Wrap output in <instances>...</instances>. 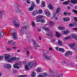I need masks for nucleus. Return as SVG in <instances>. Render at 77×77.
<instances>
[{"label":"nucleus","mask_w":77,"mask_h":77,"mask_svg":"<svg viewBox=\"0 0 77 77\" xmlns=\"http://www.w3.org/2000/svg\"><path fill=\"white\" fill-rule=\"evenodd\" d=\"M14 6L15 11L17 13H20V14L23 15H24V13L21 10L19 9V7L17 3H15L14 5Z\"/></svg>","instance_id":"obj_1"},{"label":"nucleus","mask_w":77,"mask_h":77,"mask_svg":"<svg viewBox=\"0 0 77 77\" xmlns=\"http://www.w3.org/2000/svg\"><path fill=\"white\" fill-rule=\"evenodd\" d=\"M72 38H73L75 39V40L77 41V35H76L75 34H72L71 35H70L69 36H67V37H65L64 38V39H65V40H68V39H72Z\"/></svg>","instance_id":"obj_2"},{"label":"nucleus","mask_w":77,"mask_h":77,"mask_svg":"<svg viewBox=\"0 0 77 77\" xmlns=\"http://www.w3.org/2000/svg\"><path fill=\"white\" fill-rule=\"evenodd\" d=\"M20 58H17L16 57H11L9 60H8V63H11V62H14V61H19V60H20Z\"/></svg>","instance_id":"obj_3"},{"label":"nucleus","mask_w":77,"mask_h":77,"mask_svg":"<svg viewBox=\"0 0 77 77\" xmlns=\"http://www.w3.org/2000/svg\"><path fill=\"white\" fill-rule=\"evenodd\" d=\"M15 30L14 29H13L11 30L10 33L13 35V38L14 40H17L18 39L17 38V34L16 33H14Z\"/></svg>","instance_id":"obj_4"},{"label":"nucleus","mask_w":77,"mask_h":77,"mask_svg":"<svg viewBox=\"0 0 77 77\" xmlns=\"http://www.w3.org/2000/svg\"><path fill=\"white\" fill-rule=\"evenodd\" d=\"M22 64V63L21 62L16 63L15 64L13 65L14 68L16 69H20V66H21ZM17 65H18L19 66H17Z\"/></svg>","instance_id":"obj_5"},{"label":"nucleus","mask_w":77,"mask_h":77,"mask_svg":"<svg viewBox=\"0 0 77 77\" xmlns=\"http://www.w3.org/2000/svg\"><path fill=\"white\" fill-rule=\"evenodd\" d=\"M13 24L16 27H18L20 26L19 21L17 19L13 21Z\"/></svg>","instance_id":"obj_6"},{"label":"nucleus","mask_w":77,"mask_h":77,"mask_svg":"<svg viewBox=\"0 0 77 77\" xmlns=\"http://www.w3.org/2000/svg\"><path fill=\"white\" fill-rule=\"evenodd\" d=\"M33 64L35 65H37V62L36 61H33L32 63V62H29L28 63L29 68H32Z\"/></svg>","instance_id":"obj_7"},{"label":"nucleus","mask_w":77,"mask_h":77,"mask_svg":"<svg viewBox=\"0 0 77 77\" xmlns=\"http://www.w3.org/2000/svg\"><path fill=\"white\" fill-rule=\"evenodd\" d=\"M44 12L45 15H46L47 17H50V15H51V13H50V11L48 10L47 9H45L44 11Z\"/></svg>","instance_id":"obj_8"},{"label":"nucleus","mask_w":77,"mask_h":77,"mask_svg":"<svg viewBox=\"0 0 77 77\" xmlns=\"http://www.w3.org/2000/svg\"><path fill=\"white\" fill-rule=\"evenodd\" d=\"M74 19L75 21H76V23L75 22L74 23H70L69 24V27H74V26H76L77 25V17H74Z\"/></svg>","instance_id":"obj_9"},{"label":"nucleus","mask_w":77,"mask_h":77,"mask_svg":"<svg viewBox=\"0 0 77 77\" xmlns=\"http://www.w3.org/2000/svg\"><path fill=\"white\" fill-rule=\"evenodd\" d=\"M5 59L8 62H9V60L10 59V57H11V55L8 54H4Z\"/></svg>","instance_id":"obj_10"},{"label":"nucleus","mask_w":77,"mask_h":77,"mask_svg":"<svg viewBox=\"0 0 77 77\" xmlns=\"http://www.w3.org/2000/svg\"><path fill=\"white\" fill-rule=\"evenodd\" d=\"M11 65L9 63L5 64L4 65V67L7 68V69H10L11 68Z\"/></svg>","instance_id":"obj_11"},{"label":"nucleus","mask_w":77,"mask_h":77,"mask_svg":"<svg viewBox=\"0 0 77 77\" xmlns=\"http://www.w3.org/2000/svg\"><path fill=\"white\" fill-rule=\"evenodd\" d=\"M47 76V73H43L41 74L40 75L38 76V77H45Z\"/></svg>","instance_id":"obj_12"},{"label":"nucleus","mask_w":77,"mask_h":77,"mask_svg":"<svg viewBox=\"0 0 77 77\" xmlns=\"http://www.w3.org/2000/svg\"><path fill=\"white\" fill-rule=\"evenodd\" d=\"M61 32L62 33H63V34H64V35H66V34H68V33H69V31L68 30H64L62 31Z\"/></svg>","instance_id":"obj_13"},{"label":"nucleus","mask_w":77,"mask_h":77,"mask_svg":"<svg viewBox=\"0 0 77 77\" xmlns=\"http://www.w3.org/2000/svg\"><path fill=\"white\" fill-rule=\"evenodd\" d=\"M63 43L60 40H58V42L57 43V44L58 46H60L62 45Z\"/></svg>","instance_id":"obj_14"},{"label":"nucleus","mask_w":77,"mask_h":77,"mask_svg":"<svg viewBox=\"0 0 77 77\" xmlns=\"http://www.w3.org/2000/svg\"><path fill=\"white\" fill-rule=\"evenodd\" d=\"M5 14V11L3 10L1 11H0V18H1L3 17V15Z\"/></svg>","instance_id":"obj_15"},{"label":"nucleus","mask_w":77,"mask_h":77,"mask_svg":"<svg viewBox=\"0 0 77 77\" xmlns=\"http://www.w3.org/2000/svg\"><path fill=\"white\" fill-rule=\"evenodd\" d=\"M63 20L64 21H67L68 22L70 20V19L69 17H63Z\"/></svg>","instance_id":"obj_16"},{"label":"nucleus","mask_w":77,"mask_h":77,"mask_svg":"<svg viewBox=\"0 0 77 77\" xmlns=\"http://www.w3.org/2000/svg\"><path fill=\"white\" fill-rule=\"evenodd\" d=\"M33 45L35 47H38L39 46V45L37 44V42L36 41H34L33 42Z\"/></svg>","instance_id":"obj_17"},{"label":"nucleus","mask_w":77,"mask_h":77,"mask_svg":"<svg viewBox=\"0 0 77 77\" xmlns=\"http://www.w3.org/2000/svg\"><path fill=\"white\" fill-rule=\"evenodd\" d=\"M58 29L60 30H63L65 29V28L63 26H59L58 27Z\"/></svg>","instance_id":"obj_18"},{"label":"nucleus","mask_w":77,"mask_h":77,"mask_svg":"<svg viewBox=\"0 0 77 77\" xmlns=\"http://www.w3.org/2000/svg\"><path fill=\"white\" fill-rule=\"evenodd\" d=\"M24 26H23L22 27L20 32V33L22 35L24 34Z\"/></svg>","instance_id":"obj_19"},{"label":"nucleus","mask_w":77,"mask_h":77,"mask_svg":"<svg viewBox=\"0 0 77 77\" xmlns=\"http://www.w3.org/2000/svg\"><path fill=\"white\" fill-rule=\"evenodd\" d=\"M37 14H38V11H35L34 12H32V15H33V16H35V15H36Z\"/></svg>","instance_id":"obj_20"},{"label":"nucleus","mask_w":77,"mask_h":77,"mask_svg":"<svg viewBox=\"0 0 77 77\" xmlns=\"http://www.w3.org/2000/svg\"><path fill=\"white\" fill-rule=\"evenodd\" d=\"M43 56L45 57L46 59H47V60H49L50 59V57L48 55H43Z\"/></svg>","instance_id":"obj_21"},{"label":"nucleus","mask_w":77,"mask_h":77,"mask_svg":"<svg viewBox=\"0 0 77 77\" xmlns=\"http://www.w3.org/2000/svg\"><path fill=\"white\" fill-rule=\"evenodd\" d=\"M56 35L57 37H59L61 36V33L58 32H56Z\"/></svg>","instance_id":"obj_22"},{"label":"nucleus","mask_w":77,"mask_h":77,"mask_svg":"<svg viewBox=\"0 0 77 77\" xmlns=\"http://www.w3.org/2000/svg\"><path fill=\"white\" fill-rule=\"evenodd\" d=\"M26 35L27 38H30L31 37V33L30 32H26Z\"/></svg>","instance_id":"obj_23"},{"label":"nucleus","mask_w":77,"mask_h":77,"mask_svg":"<svg viewBox=\"0 0 77 77\" xmlns=\"http://www.w3.org/2000/svg\"><path fill=\"white\" fill-rule=\"evenodd\" d=\"M60 11V8L59 7H58L57 8V10L56 11V14H59Z\"/></svg>","instance_id":"obj_24"},{"label":"nucleus","mask_w":77,"mask_h":77,"mask_svg":"<svg viewBox=\"0 0 77 77\" xmlns=\"http://www.w3.org/2000/svg\"><path fill=\"white\" fill-rule=\"evenodd\" d=\"M48 8L50 9H54V7L52 6V5L51 4L48 5Z\"/></svg>","instance_id":"obj_25"},{"label":"nucleus","mask_w":77,"mask_h":77,"mask_svg":"<svg viewBox=\"0 0 77 77\" xmlns=\"http://www.w3.org/2000/svg\"><path fill=\"white\" fill-rule=\"evenodd\" d=\"M43 52L44 54H50V53H49V51H47V50H44L43 51Z\"/></svg>","instance_id":"obj_26"},{"label":"nucleus","mask_w":77,"mask_h":77,"mask_svg":"<svg viewBox=\"0 0 77 77\" xmlns=\"http://www.w3.org/2000/svg\"><path fill=\"white\" fill-rule=\"evenodd\" d=\"M31 75L32 77H36V72L34 71H32V74H31Z\"/></svg>","instance_id":"obj_27"},{"label":"nucleus","mask_w":77,"mask_h":77,"mask_svg":"<svg viewBox=\"0 0 77 77\" xmlns=\"http://www.w3.org/2000/svg\"><path fill=\"white\" fill-rule=\"evenodd\" d=\"M24 28L26 30H29V26L28 25H26L24 27Z\"/></svg>","instance_id":"obj_28"},{"label":"nucleus","mask_w":77,"mask_h":77,"mask_svg":"<svg viewBox=\"0 0 77 77\" xmlns=\"http://www.w3.org/2000/svg\"><path fill=\"white\" fill-rule=\"evenodd\" d=\"M69 46L70 47H71V48H74L73 50H76V48H74V46L72 44H70Z\"/></svg>","instance_id":"obj_29"},{"label":"nucleus","mask_w":77,"mask_h":77,"mask_svg":"<svg viewBox=\"0 0 77 77\" xmlns=\"http://www.w3.org/2000/svg\"><path fill=\"white\" fill-rule=\"evenodd\" d=\"M36 71L38 72H41L42 71V69L41 68H38L36 69Z\"/></svg>","instance_id":"obj_30"},{"label":"nucleus","mask_w":77,"mask_h":77,"mask_svg":"<svg viewBox=\"0 0 77 77\" xmlns=\"http://www.w3.org/2000/svg\"><path fill=\"white\" fill-rule=\"evenodd\" d=\"M42 29L43 30H47V31H48V32L50 30L49 28H48L46 27H42Z\"/></svg>","instance_id":"obj_31"},{"label":"nucleus","mask_w":77,"mask_h":77,"mask_svg":"<svg viewBox=\"0 0 77 77\" xmlns=\"http://www.w3.org/2000/svg\"><path fill=\"white\" fill-rule=\"evenodd\" d=\"M71 2L72 3H73V4H75V3H77V0H71Z\"/></svg>","instance_id":"obj_32"},{"label":"nucleus","mask_w":77,"mask_h":77,"mask_svg":"<svg viewBox=\"0 0 77 77\" xmlns=\"http://www.w3.org/2000/svg\"><path fill=\"white\" fill-rule=\"evenodd\" d=\"M49 73L52 76H53L54 75V72L53 71L50 70H49Z\"/></svg>","instance_id":"obj_33"},{"label":"nucleus","mask_w":77,"mask_h":77,"mask_svg":"<svg viewBox=\"0 0 77 77\" xmlns=\"http://www.w3.org/2000/svg\"><path fill=\"white\" fill-rule=\"evenodd\" d=\"M59 51H62V52H63V53H64L65 52V50H64V49L62 48H59Z\"/></svg>","instance_id":"obj_34"},{"label":"nucleus","mask_w":77,"mask_h":77,"mask_svg":"<svg viewBox=\"0 0 77 77\" xmlns=\"http://www.w3.org/2000/svg\"><path fill=\"white\" fill-rule=\"evenodd\" d=\"M34 9V8L31 6L30 7H29L28 9V11H32Z\"/></svg>","instance_id":"obj_35"},{"label":"nucleus","mask_w":77,"mask_h":77,"mask_svg":"<svg viewBox=\"0 0 77 77\" xmlns=\"http://www.w3.org/2000/svg\"><path fill=\"white\" fill-rule=\"evenodd\" d=\"M44 17V16L43 15H38L37 16V19H39V20H40V18H43Z\"/></svg>","instance_id":"obj_36"},{"label":"nucleus","mask_w":77,"mask_h":77,"mask_svg":"<svg viewBox=\"0 0 77 77\" xmlns=\"http://www.w3.org/2000/svg\"><path fill=\"white\" fill-rule=\"evenodd\" d=\"M69 1H67L66 2H64L63 3V4L64 5H68V4H69Z\"/></svg>","instance_id":"obj_37"},{"label":"nucleus","mask_w":77,"mask_h":77,"mask_svg":"<svg viewBox=\"0 0 77 77\" xmlns=\"http://www.w3.org/2000/svg\"><path fill=\"white\" fill-rule=\"evenodd\" d=\"M45 2L43 1L42 2V4L41 5V7H42L43 8H44L45 7Z\"/></svg>","instance_id":"obj_38"},{"label":"nucleus","mask_w":77,"mask_h":77,"mask_svg":"<svg viewBox=\"0 0 77 77\" xmlns=\"http://www.w3.org/2000/svg\"><path fill=\"white\" fill-rule=\"evenodd\" d=\"M67 52L68 53V54L69 55H71L72 54V52L70 51H67Z\"/></svg>","instance_id":"obj_39"},{"label":"nucleus","mask_w":77,"mask_h":77,"mask_svg":"<svg viewBox=\"0 0 77 77\" xmlns=\"http://www.w3.org/2000/svg\"><path fill=\"white\" fill-rule=\"evenodd\" d=\"M38 13V14H42V10L41 9L39 10Z\"/></svg>","instance_id":"obj_40"},{"label":"nucleus","mask_w":77,"mask_h":77,"mask_svg":"<svg viewBox=\"0 0 77 77\" xmlns=\"http://www.w3.org/2000/svg\"><path fill=\"white\" fill-rule=\"evenodd\" d=\"M4 35V32H1V33H0V38H1V36H3V35Z\"/></svg>","instance_id":"obj_41"},{"label":"nucleus","mask_w":77,"mask_h":77,"mask_svg":"<svg viewBox=\"0 0 77 77\" xmlns=\"http://www.w3.org/2000/svg\"><path fill=\"white\" fill-rule=\"evenodd\" d=\"M31 5V7H32V8H34V7L35 6V3H34V2L32 3Z\"/></svg>","instance_id":"obj_42"},{"label":"nucleus","mask_w":77,"mask_h":77,"mask_svg":"<svg viewBox=\"0 0 77 77\" xmlns=\"http://www.w3.org/2000/svg\"><path fill=\"white\" fill-rule=\"evenodd\" d=\"M47 35H48L49 36H51V37H52L51 32H48V33H47Z\"/></svg>","instance_id":"obj_43"},{"label":"nucleus","mask_w":77,"mask_h":77,"mask_svg":"<svg viewBox=\"0 0 77 77\" xmlns=\"http://www.w3.org/2000/svg\"><path fill=\"white\" fill-rule=\"evenodd\" d=\"M25 68L27 70H29V65H26L25 66Z\"/></svg>","instance_id":"obj_44"},{"label":"nucleus","mask_w":77,"mask_h":77,"mask_svg":"<svg viewBox=\"0 0 77 77\" xmlns=\"http://www.w3.org/2000/svg\"><path fill=\"white\" fill-rule=\"evenodd\" d=\"M50 24L51 26H53L54 24V23L53 21H51L50 22Z\"/></svg>","instance_id":"obj_45"},{"label":"nucleus","mask_w":77,"mask_h":77,"mask_svg":"<svg viewBox=\"0 0 77 77\" xmlns=\"http://www.w3.org/2000/svg\"><path fill=\"white\" fill-rule=\"evenodd\" d=\"M32 37H29V38L28 39V41L29 42H30L31 41H32Z\"/></svg>","instance_id":"obj_46"},{"label":"nucleus","mask_w":77,"mask_h":77,"mask_svg":"<svg viewBox=\"0 0 77 77\" xmlns=\"http://www.w3.org/2000/svg\"><path fill=\"white\" fill-rule=\"evenodd\" d=\"M54 18L55 19V21H57L58 20V17L57 16H54Z\"/></svg>","instance_id":"obj_47"},{"label":"nucleus","mask_w":77,"mask_h":77,"mask_svg":"<svg viewBox=\"0 0 77 77\" xmlns=\"http://www.w3.org/2000/svg\"><path fill=\"white\" fill-rule=\"evenodd\" d=\"M40 22H41L42 23H45V20H40Z\"/></svg>","instance_id":"obj_48"},{"label":"nucleus","mask_w":77,"mask_h":77,"mask_svg":"<svg viewBox=\"0 0 77 77\" xmlns=\"http://www.w3.org/2000/svg\"><path fill=\"white\" fill-rule=\"evenodd\" d=\"M72 11L73 12L75 13V14H77V11L75 10L74 9H73L72 10Z\"/></svg>","instance_id":"obj_49"},{"label":"nucleus","mask_w":77,"mask_h":77,"mask_svg":"<svg viewBox=\"0 0 77 77\" xmlns=\"http://www.w3.org/2000/svg\"><path fill=\"white\" fill-rule=\"evenodd\" d=\"M8 44H12V42H13V40L8 41Z\"/></svg>","instance_id":"obj_50"},{"label":"nucleus","mask_w":77,"mask_h":77,"mask_svg":"<svg viewBox=\"0 0 77 77\" xmlns=\"http://www.w3.org/2000/svg\"><path fill=\"white\" fill-rule=\"evenodd\" d=\"M12 45H14V46H15V45H17V42H13V43H12Z\"/></svg>","instance_id":"obj_51"},{"label":"nucleus","mask_w":77,"mask_h":77,"mask_svg":"<svg viewBox=\"0 0 77 77\" xmlns=\"http://www.w3.org/2000/svg\"><path fill=\"white\" fill-rule=\"evenodd\" d=\"M40 21H41V20H39L38 19V18H36V22L39 23V22H40Z\"/></svg>","instance_id":"obj_52"},{"label":"nucleus","mask_w":77,"mask_h":77,"mask_svg":"<svg viewBox=\"0 0 77 77\" xmlns=\"http://www.w3.org/2000/svg\"><path fill=\"white\" fill-rule=\"evenodd\" d=\"M32 26L33 27H35V22H32Z\"/></svg>","instance_id":"obj_53"},{"label":"nucleus","mask_w":77,"mask_h":77,"mask_svg":"<svg viewBox=\"0 0 77 77\" xmlns=\"http://www.w3.org/2000/svg\"><path fill=\"white\" fill-rule=\"evenodd\" d=\"M56 77H63V75L62 74H60L59 75L57 76Z\"/></svg>","instance_id":"obj_54"},{"label":"nucleus","mask_w":77,"mask_h":77,"mask_svg":"<svg viewBox=\"0 0 77 77\" xmlns=\"http://www.w3.org/2000/svg\"><path fill=\"white\" fill-rule=\"evenodd\" d=\"M68 55V53H67V51H66L65 54L64 56L65 57H67Z\"/></svg>","instance_id":"obj_55"},{"label":"nucleus","mask_w":77,"mask_h":77,"mask_svg":"<svg viewBox=\"0 0 77 77\" xmlns=\"http://www.w3.org/2000/svg\"><path fill=\"white\" fill-rule=\"evenodd\" d=\"M59 48H59V47H56L55 48L56 50H57V51H59Z\"/></svg>","instance_id":"obj_56"},{"label":"nucleus","mask_w":77,"mask_h":77,"mask_svg":"<svg viewBox=\"0 0 77 77\" xmlns=\"http://www.w3.org/2000/svg\"><path fill=\"white\" fill-rule=\"evenodd\" d=\"M26 2L28 3V4H30V0H27L26 1Z\"/></svg>","instance_id":"obj_57"},{"label":"nucleus","mask_w":77,"mask_h":77,"mask_svg":"<svg viewBox=\"0 0 77 77\" xmlns=\"http://www.w3.org/2000/svg\"><path fill=\"white\" fill-rule=\"evenodd\" d=\"M3 58H4V57L3 56H0V59L1 60H2V59H3Z\"/></svg>","instance_id":"obj_58"},{"label":"nucleus","mask_w":77,"mask_h":77,"mask_svg":"<svg viewBox=\"0 0 77 77\" xmlns=\"http://www.w3.org/2000/svg\"><path fill=\"white\" fill-rule=\"evenodd\" d=\"M18 77H26V75H20L18 76Z\"/></svg>","instance_id":"obj_59"},{"label":"nucleus","mask_w":77,"mask_h":77,"mask_svg":"<svg viewBox=\"0 0 77 77\" xmlns=\"http://www.w3.org/2000/svg\"><path fill=\"white\" fill-rule=\"evenodd\" d=\"M36 0V2L37 3V4H39L40 3L39 1H40V0Z\"/></svg>","instance_id":"obj_60"},{"label":"nucleus","mask_w":77,"mask_h":77,"mask_svg":"<svg viewBox=\"0 0 77 77\" xmlns=\"http://www.w3.org/2000/svg\"><path fill=\"white\" fill-rule=\"evenodd\" d=\"M12 72L13 73H17V71L15 70H13Z\"/></svg>","instance_id":"obj_61"},{"label":"nucleus","mask_w":77,"mask_h":77,"mask_svg":"<svg viewBox=\"0 0 77 77\" xmlns=\"http://www.w3.org/2000/svg\"><path fill=\"white\" fill-rule=\"evenodd\" d=\"M53 13L54 16H56V12H54V11H53Z\"/></svg>","instance_id":"obj_62"},{"label":"nucleus","mask_w":77,"mask_h":77,"mask_svg":"<svg viewBox=\"0 0 77 77\" xmlns=\"http://www.w3.org/2000/svg\"><path fill=\"white\" fill-rule=\"evenodd\" d=\"M51 42H55V39H52L51 41Z\"/></svg>","instance_id":"obj_63"},{"label":"nucleus","mask_w":77,"mask_h":77,"mask_svg":"<svg viewBox=\"0 0 77 77\" xmlns=\"http://www.w3.org/2000/svg\"><path fill=\"white\" fill-rule=\"evenodd\" d=\"M72 44L73 45V46H75V45H76V43H72Z\"/></svg>","instance_id":"obj_64"}]
</instances>
